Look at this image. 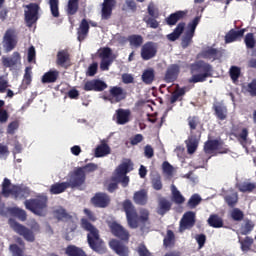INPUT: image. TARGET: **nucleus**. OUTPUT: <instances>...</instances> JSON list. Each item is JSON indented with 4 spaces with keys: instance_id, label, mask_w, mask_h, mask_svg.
Segmentation results:
<instances>
[{
    "instance_id": "obj_10",
    "label": "nucleus",
    "mask_w": 256,
    "mask_h": 256,
    "mask_svg": "<svg viewBox=\"0 0 256 256\" xmlns=\"http://www.w3.org/2000/svg\"><path fill=\"white\" fill-rule=\"evenodd\" d=\"M102 99L104 101H109V103H121L127 99V92L121 86H111L108 95H103Z\"/></svg>"
},
{
    "instance_id": "obj_29",
    "label": "nucleus",
    "mask_w": 256,
    "mask_h": 256,
    "mask_svg": "<svg viewBox=\"0 0 256 256\" xmlns=\"http://www.w3.org/2000/svg\"><path fill=\"white\" fill-rule=\"evenodd\" d=\"M172 203L171 201L167 200V198L165 197H161L158 200V208H157V213L158 215H165L166 213H168V211H171V207H172Z\"/></svg>"
},
{
    "instance_id": "obj_52",
    "label": "nucleus",
    "mask_w": 256,
    "mask_h": 256,
    "mask_svg": "<svg viewBox=\"0 0 256 256\" xmlns=\"http://www.w3.org/2000/svg\"><path fill=\"white\" fill-rule=\"evenodd\" d=\"M201 201V196H199V194H194L188 200L187 207H189V209H195V207H197V205H199Z\"/></svg>"
},
{
    "instance_id": "obj_50",
    "label": "nucleus",
    "mask_w": 256,
    "mask_h": 256,
    "mask_svg": "<svg viewBox=\"0 0 256 256\" xmlns=\"http://www.w3.org/2000/svg\"><path fill=\"white\" fill-rule=\"evenodd\" d=\"M244 42L247 49H255V45H256L255 34L253 33L246 34L244 38Z\"/></svg>"
},
{
    "instance_id": "obj_42",
    "label": "nucleus",
    "mask_w": 256,
    "mask_h": 256,
    "mask_svg": "<svg viewBox=\"0 0 256 256\" xmlns=\"http://www.w3.org/2000/svg\"><path fill=\"white\" fill-rule=\"evenodd\" d=\"M110 153L111 148L107 143H102L95 149V157H106Z\"/></svg>"
},
{
    "instance_id": "obj_8",
    "label": "nucleus",
    "mask_w": 256,
    "mask_h": 256,
    "mask_svg": "<svg viewBox=\"0 0 256 256\" xmlns=\"http://www.w3.org/2000/svg\"><path fill=\"white\" fill-rule=\"evenodd\" d=\"M19 43V36L15 28H8L2 38V47L5 53H11Z\"/></svg>"
},
{
    "instance_id": "obj_15",
    "label": "nucleus",
    "mask_w": 256,
    "mask_h": 256,
    "mask_svg": "<svg viewBox=\"0 0 256 256\" xmlns=\"http://www.w3.org/2000/svg\"><path fill=\"white\" fill-rule=\"evenodd\" d=\"M91 203L94 207L105 209L106 207H109L111 197L105 192H98L91 198Z\"/></svg>"
},
{
    "instance_id": "obj_47",
    "label": "nucleus",
    "mask_w": 256,
    "mask_h": 256,
    "mask_svg": "<svg viewBox=\"0 0 256 256\" xmlns=\"http://www.w3.org/2000/svg\"><path fill=\"white\" fill-rule=\"evenodd\" d=\"M229 75L233 83H237V81H239V77H241V68L239 66H231Z\"/></svg>"
},
{
    "instance_id": "obj_60",
    "label": "nucleus",
    "mask_w": 256,
    "mask_h": 256,
    "mask_svg": "<svg viewBox=\"0 0 256 256\" xmlns=\"http://www.w3.org/2000/svg\"><path fill=\"white\" fill-rule=\"evenodd\" d=\"M234 136L238 139L241 145H243V143H247V137H249V130L247 128H243L240 134H234Z\"/></svg>"
},
{
    "instance_id": "obj_61",
    "label": "nucleus",
    "mask_w": 256,
    "mask_h": 256,
    "mask_svg": "<svg viewBox=\"0 0 256 256\" xmlns=\"http://www.w3.org/2000/svg\"><path fill=\"white\" fill-rule=\"evenodd\" d=\"M200 18L195 17L193 21L189 22L188 24V31L186 33H189L190 35H195V29H197V25H199Z\"/></svg>"
},
{
    "instance_id": "obj_57",
    "label": "nucleus",
    "mask_w": 256,
    "mask_h": 256,
    "mask_svg": "<svg viewBox=\"0 0 256 256\" xmlns=\"http://www.w3.org/2000/svg\"><path fill=\"white\" fill-rule=\"evenodd\" d=\"M152 187L155 191H161L163 189V182L161 181V176L157 175L151 179Z\"/></svg>"
},
{
    "instance_id": "obj_40",
    "label": "nucleus",
    "mask_w": 256,
    "mask_h": 256,
    "mask_svg": "<svg viewBox=\"0 0 256 256\" xmlns=\"http://www.w3.org/2000/svg\"><path fill=\"white\" fill-rule=\"evenodd\" d=\"M187 93V88L182 87V88H177L173 93L170 98V103H177V101H183V97Z\"/></svg>"
},
{
    "instance_id": "obj_11",
    "label": "nucleus",
    "mask_w": 256,
    "mask_h": 256,
    "mask_svg": "<svg viewBox=\"0 0 256 256\" xmlns=\"http://www.w3.org/2000/svg\"><path fill=\"white\" fill-rule=\"evenodd\" d=\"M108 227L114 237L126 243L129 241V237H131V234H129V231L125 229V227L121 226V224L117 222H111Z\"/></svg>"
},
{
    "instance_id": "obj_46",
    "label": "nucleus",
    "mask_w": 256,
    "mask_h": 256,
    "mask_svg": "<svg viewBox=\"0 0 256 256\" xmlns=\"http://www.w3.org/2000/svg\"><path fill=\"white\" fill-rule=\"evenodd\" d=\"M9 211L11 215H14V217H18L20 221H27V212H25V210L14 207V208H10Z\"/></svg>"
},
{
    "instance_id": "obj_33",
    "label": "nucleus",
    "mask_w": 256,
    "mask_h": 256,
    "mask_svg": "<svg viewBox=\"0 0 256 256\" xmlns=\"http://www.w3.org/2000/svg\"><path fill=\"white\" fill-rule=\"evenodd\" d=\"M188 127L190 129V135H197V128L201 125L199 116H189L187 119Z\"/></svg>"
},
{
    "instance_id": "obj_48",
    "label": "nucleus",
    "mask_w": 256,
    "mask_h": 256,
    "mask_svg": "<svg viewBox=\"0 0 256 256\" xmlns=\"http://www.w3.org/2000/svg\"><path fill=\"white\" fill-rule=\"evenodd\" d=\"M49 5H50V11L52 17H55L56 19L60 17L59 13V0H49Z\"/></svg>"
},
{
    "instance_id": "obj_53",
    "label": "nucleus",
    "mask_w": 256,
    "mask_h": 256,
    "mask_svg": "<svg viewBox=\"0 0 256 256\" xmlns=\"http://www.w3.org/2000/svg\"><path fill=\"white\" fill-rule=\"evenodd\" d=\"M144 23H146V25L148 27H150V29H158L159 28V21H157V18L153 17V16H146L143 18Z\"/></svg>"
},
{
    "instance_id": "obj_36",
    "label": "nucleus",
    "mask_w": 256,
    "mask_h": 256,
    "mask_svg": "<svg viewBox=\"0 0 256 256\" xmlns=\"http://www.w3.org/2000/svg\"><path fill=\"white\" fill-rule=\"evenodd\" d=\"M141 80L145 85H151L155 81V70L153 68H148L143 71Z\"/></svg>"
},
{
    "instance_id": "obj_39",
    "label": "nucleus",
    "mask_w": 256,
    "mask_h": 256,
    "mask_svg": "<svg viewBox=\"0 0 256 256\" xmlns=\"http://www.w3.org/2000/svg\"><path fill=\"white\" fill-rule=\"evenodd\" d=\"M224 201L231 209H234L239 203V194L233 192L224 196Z\"/></svg>"
},
{
    "instance_id": "obj_51",
    "label": "nucleus",
    "mask_w": 256,
    "mask_h": 256,
    "mask_svg": "<svg viewBox=\"0 0 256 256\" xmlns=\"http://www.w3.org/2000/svg\"><path fill=\"white\" fill-rule=\"evenodd\" d=\"M242 251H249L254 243L253 238L246 236L243 240H239Z\"/></svg>"
},
{
    "instance_id": "obj_14",
    "label": "nucleus",
    "mask_w": 256,
    "mask_h": 256,
    "mask_svg": "<svg viewBox=\"0 0 256 256\" xmlns=\"http://www.w3.org/2000/svg\"><path fill=\"white\" fill-rule=\"evenodd\" d=\"M91 27H97V22H93V21H87V19H82L80 22V25L77 29V39L80 43H82V41H85V39H87V36L89 35V29L90 26Z\"/></svg>"
},
{
    "instance_id": "obj_16",
    "label": "nucleus",
    "mask_w": 256,
    "mask_h": 256,
    "mask_svg": "<svg viewBox=\"0 0 256 256\" xmlns=\"http://www.w3.org/2000/svg\"><path fill=\"white\" fill-rule=\"evenodd\" d=\"M107 83L101 79H92L84 83V91H95L96 93H101L107 89Z\"/></svg>"
},
{
    "instance_id": "obj_44",
    "label": "nucleus",
    "mask_w": 256,
    "mask_h": 256,
    "mask_svg": "<svg viewBox=\"0 0 256 256\" xmlns=\"http://www.w3.org/2000/svg\"><path fill=\"white\" fill-rule=\"evenodd\" d=\"M66 255L68 256H87L85 251L83 249L75 246V245H69L66 248Z\"/></svg>"
},
{
    "instance_id": "obj_63",
    "label": "nucleus",
    "mask_w": 256,
    "mask_h": 256,
    "mask_svg": "<svg viewBox=\"0 0 256 256\" xmlns=\"http://www.w3.org/2000/svg\"><path fill=\"white\" fill-rule=\"evenodd\" d=\"M147 11L150 17L159 18V9L155 7V4L153 2L149 3Z\"/></svg>"
},
{
    "instance_id": "obj_58",
    "label": "nucleus",
    "mask_w": 256,
    "mask_h": 256,
    "mask_svg": "<svg viewBox=\"0 0 256 256\" xmlns=\"http://www.w3.org/2000/svg\"><path fill=\"white\" fill-rule=\"evenodd\" d=\"M162 171L164 173V175H167L168 177H173V165H171L169 162L164 161L162 163Z\"/></svg>"
},
{
    "instance_id": "obj_55",
    "label": "nucleus",
    "mask_w": 256,
    "mask_h": 256,
    "mask_svg": "<svg viewBox=\"0 0 256 256\" xmlns=\"http://www.w3.org/2000/svg\"><path fill=\"white\" fill-rule=\"evenodd\" d=\"M193 37H195V35L185 32V34L183 35L182 40H181L182 49H187V47H189V45H191V43H193Z\"/></svg>"
},
{
    "instance_id": "obj_19",
    "label": "nucleus",
    "mask_w": 256,
    "mask_h": 256,
    "mask_svg": "<svg viewBox=\"0 0 256 256\" xmlns=\"http://www.w3.org/2000/svg\"><path fill=\"white\" fill-rule=\"evenodd\" d=\"M199 141H201V131H196V134H190L188 139L185 141L189 155H193V153L197 151Z\"/></svg>"
},
{
    "instance_id": "obj_41",
    "label": "nucleus",
    "mask_w": 256,
    "mask_h": 256,
    "mask_svg": "<svg viewBox=\"0 0 256 256\" xmlns=\"http://www.w3.org/2000/svg\"><path fill=\"white\" fill-rule=\"evenodd\" d=\"M78 11H79V0H68L67 6H66L67 15H70V16L77 15Z\"/></svg>"
},
{
    "instance_id": "obj_35",
    "label": "nucleus",
    "mask_w": 256,
    "mask_h": 256,
    "mask_svg": "<svg viewBox=\"0 0 256 256\" xmlns=\"http://www.w3.org/2000/svg\"><path fill=\"white\" fill-rule=\"evenodd\" d=\"M59 79V71L58 70H50L42 76V83H55Z\"/></svg>"
},
{
    "instance_id": "obj_23",
    "label": "nucleus",
    "mask_w": 256,
    "mask_h": 256,
    "mask_svg": "<svg viewBox=\"0 0 256 256\" xmlns=\"http://www.w3.org/2000/svg\"><path fill=\"white\" fill-rule=\"evenodd\" d=\"M109 247L119 256H129V247L123 245L119 240L112 239L109 242Z\"/></svg>"
},
{
    "instance_id": "obj_13",
    "label": "nucleus",
    "mask_w": 256,
    "mask_h": 256,
    "mask_svg": "<svg viewBox=\"0 0 256 256\" xmlns=\"http://www.w3.org/2000/svg\"><path fill=\"white\" fill-rule=\"evenodd\" d=\"M28 10L25 11V22L27 23L28 27H32L33 23H37V19H39V4L37 3H30L26 6Z\"/></svg>"
},
{
    "instance_id": "obj_3",
    "label": "nucleus",
    "mask_w": 256,
    "mask_h": 256,
    "mask_svg": "<svg viewBox=\"0 0 256 256\" xmlns=\"http://www.w3.org/2000/svg\"><path fill=\"white\" fill-rule=\"evenodd\" d=\"M191 77L188 83H205L209 77H213V66L203 60L190 64Z\"/></svg>"
},
{
    "instance_id": "obj_6",
    "label": "nucleus",
    "mask_w": 256,
    "mask_h": 256,
    "mask_svg": "<svg viewBox=\"0 0 256 256\" xmlns=\"http://www.w3.org/2000/svg\"><path fill=\"white\" fill-rule=\"evenodd\" d=\"M98 168L99 166H97L95 163H88L85 166L76 168L72 173L74 184L81 187V185H83L87 179L86 173H93L94 171H97Z\"/></svg>"
},
{
    "instance_id": "obj_26",
    "label": "nucleus",
    "mask_w": 256,
    "mask_h": 256,
    "mask_svg": "<svg viewBox=\"0 0 256 256\" xmlns=\"http://www.w3.org/2000/svg\"><path fill=\"white\" fill-rule=\"evenodd\" d=\"M187 15V12L179 10L172 14H170L168 17L165 18L166 25H169V27H173L181 21V19H185V16Z\"/></svg>"
},
{
    "instance_id": "obj_31",
    "label": "nucleus",
    "mask_w": 256,
    "mask_h": 256,
    "mask_svg": "<svg viewBox=\"0 0 256 256\" xmlns=\"http://www.w3.org/2000/svg\"><path fill=\"white\" fill-rule=\"evenodd\" d=\"M185 25H186L185 22L178 23L176 28L173 30V32L166 36L168 41H171V42L177 41V39H179V37L183 35V31H185Z\"/></svg>"
},
{
    "instance_id": "obj_18",
    "label": "nucleus",
    "mask_w": 256,
    "mask_h": 256,
    "mask_svg": "<svg viewBox=\"0 0 256 256\" xmlns=\"http://www.w3.org/2000/svg\"><path fill=\"white\" fill-rule=\"evenodd\" d=\"M115 7H117V0H104L101 9V19L104 21L111 19V15H113V9H115Z\"/></svg>"
},
{
    "instance_id": "obj_62",
    "label": "nucleus",
    "mask_w": 256,
    "mask_h": 256,
    "mask_svg": "<svg viewBox=\"0 0 256 256\" xmlns=\"http://www.w3.org/2000/svg\"><path fill=\"white\" fill-rule=\"evenodd\" d=\"M246 91L251 97H256V78L247 84Z\"/></svg>"
},
{
    "instance_id": "obj_2",
    "label": "nucleus",
    "mask_w": 256,
    "mask_h": 256,
    "mask_svg": "<svg viewBox=\"0 0 256 256\" xmlns=\"http://www.w3.org/2000/svg\"><path fill=\"white\" fill-rule=\"evenodd\" d=\"M131 171H133V162L131 160L122 162L115 169L114 175L111 177L112 182L107 185L108 193H115L119 189V183H121L122 187H127L129 185V176H127V173H131Z\"/></svg>"
},
{
    "instance_id": "obj_17",
    "label": "nucleus",
    "mask_w": 256,
    "mask_h": 256,
    "mask_svg": "<svg viewBox=\"0 0 256 256\" xmlns=\"http://www.w3.org/2000/svg\"><path fill=\"white\" fill-rule=\"evenodd\" d=\"M195 222V212L188 211L184 213L183 217L180 220V233H183V231H186V229H193V227H195Z\"/></svg>"
},
{
    "instance_id": "obj_32",
    "label": "nucleus",
    "mask_w": 256,
    "mask_h": 256,
    "mask_svg": "<svg viewBox=\"0 0 256 256\" xmlns=\"http://www.w3.org/2000/svg\"><path fill=\"white\" fill-rule=\"evenodd\" d=\"M245 35V29L235 30L231 29L225 36L226 43H233L237 41V39L243 37Z\"/></svg>"
},
{
    "instance_id": "obj_21",
    "label": "nucleus",
    "mask_w": 256,
    "mask_h": 256,
    "mask_svg": "<svg viewBox=\"0 0 256 256\" xmlns=\"http://www.w3.org/2000/svg\"><path fill=\"white\" fill-rule=\"evenodd\" d=\"M179 73H181L179 64L170 65L164 75L165 83H175V80L179 78Z\"/></svg>"
},
{
    "instance_id": "obj_9",
    "label": "nucleus",
    "mask_w": 256,
    "mask_h": 256,
    "mask_svg": "<svg viewBox=\"0 0 256 256\" xmlns=\"http://www.w3.org/2000/svg\"><path fill=\"white\" fill-rule=\"evenodd\" d=\"M123 211L126 214V219L131 229H137L139 222L137 221V210L131 200L127 199L122 203Z\"/></svg>"
},
{
    "instance_id": "obj_49",
    "label": "nucleus",
    "mask_w": 256,
    "mask_h": 256,
    "mask_svg": "<svg viewBox=\"0 0 256 256\" xmlns=\"http://www.w3.org/2000/svg\"><path fill=\"white\" fill-rule=\"evenodd\" d=\"M255 187V183L244 182L243 184L238 185V190L240 191V193H252Z\"/></svg>"
},
{
    "instance_id": "obj_25",
    "label": "nucleus",
    "mask_w": 256,
    "mask_h": 256,
    "mask_svg": "<svg viewBox=\"0 0 256 256\" xmlns=\"http://www.w3.org/2000/svg\"><path fill=\"white\" fill-rule=\"evenodd\" d=\"M69 63H71V55L69 54V51H59L56 56V65H58V67H65L67 69V67H69Z\"/></svg>"
},
{
    "instance_id": "obj_27",
    "label": "nucleus",
    "mask_w": 256,
    "mask_h": 256,
    "mask_svg": "<svg viewBox=\"0 0 256 256\" xmlns=\"http://www.w3.org/2000/svg\"><path fill=\"white\" fill-rule=\"evenodd\" d=\"M18 63H21V54L19 52H13L12 57H2V65L6 68L15 67Z\"/></svg>"
},
{
    "instance_id": "obj_30",
    "label": "nucleus",
    "mask_w": 256,
    "mask_h": 256,
    "mask_svg": "<svg viewBox=\"0 0 256 256\" xmlns=\"http://www.w3.org/2000/svg\"><path fill=\"white\" fill-rule=\"evenodd\" d=\"M212 109L214 111L215 117H217V119H219V121H225V119H227V107L226 106H224L221 103H217V104H213Z\"/></svg>"
},
{
    "instance_id": "obj_22",
    "label": "nucleus",
    "mask_w": 256,
    "mask_h": 256,
    "mask_svg": "<svg viewBox=\"0 0 256 256\" xmlns=\"http://www.w3.org/2000/svg\"><path fill=\"white\" fill-rule=\"evenodd\" d=\"M114 119L118 125H125L131 121V110L119 108L115 111Z\"/></svg>"
},
{
    "instance_id": "obj_4",
    "label": "nucleus",
    "mask_w": 256,
    "mask_h": 256,
    "mask_svg": "<svg viewBox=\"0 0 256 256\" xmlns=\"http://www.w3.org/2000/svg\"><path fill=\"white\" fill-rule=\"evenodd\" d=\"M1 195L6 198L12 196L14 199H26V197H29V188L11 184V180L9 178H4L2 182Z\"/></svg>"
},
{
    "instance_id": "obj_37",
    "label": "nucleus",
    "mask_w": 256,
    "mask_h": 256,
    "mask_svg": "<svg viewBox=\"0 0 256 256\" xmlns=\"http://www.w3.org/2000/svg\"><path fill=\"white\" fill-rule=\"evenodd\" d=\"M127 41L129 42L130 47H134L135 49H139L141 45H143V36L139 34H132L128 36Z\"/></svg>"
},
{
    "instance_id": "obj_5",
    "label": "nucleus",
    "mask_w": 256,
    "mask_h": 256,
    "mask_svg": "<svg viewBox=\"0 0 256 256\" xmlns=\"http://www.w3.org/2000/svg\"><path fill=\"white\" fill-rule=\"evenodd\" d=\"M9 224L11 229H13V231H15V233H17L18 235H20L21 237H23V239H25V241H28L29 243H33L35 241V233H39V231L41 230V227L39 226L38 223H34L31 227V229L23 226V224H20L19 222L10 219L9 220Z\"/></svg>"
},
{
    "instance_id": "obj_28",
    "label": "nucleus",
    "mask_w": 256,
    "mask_h": 256,
    "mask_svg": "<svg viewBox=\"0 0 256 256\" xmlns=\"http://www.w3.org/2000/svg\"><path fill=\"white\" fill-rule=\"evenodd\" d=\"M201 57L203 59H212L213 61H217L220 57H222L221 51L217 48L208 47L207 49L201 52Z\"/></svg>"
},
{
    "instance_id": "obj_54",
    "label": "nucleus",
    "mask_w": 256,
    "mask_h": 256,
    "mask_svg": "<svg viewBox=\"0 0 256 256\" xmlns=\"http://www.w3.org/2000/svg\"><path fill=\"white\" fill-rule=\"evenodd\" d=\"M55 215H56V219H58V221H65L67 219H71V215H69V213H67V210H65L64 208L56 209Z\"/></svg>"
},
{
    "instance_id": "obj_38",
    "label": "nucleus",
    "mask_w": 256,
    "mask_h": 256,
    "mask_svg": "<svg viewBox=\"0 0 256 256\" xmlns=\"http://www.w3.org/2000/svg\"><path fill=\"white\" fill-rule=\"evenodd\" d=\"M219 141L218 139L206 141L204 143V152L207 153V155H211L213 151H217V149H219Z\"/></svg>"
},
{
    "instance_id": "obj_1",
    "label": "nucleus",
    "mask_w": 256,
    "mask_h": 256,
    "mask_svg": "<svg viewBox=\"0 0 256 256\" xmlns=\"http://www.w3.org/2000/svg\"><path fill=\"white\" fill-rule=\"evenodd\" d=\"M80 225L84 231H87V243L92 249V251H95V253H98V255H103V253H107V246H105V241L101 239V235L99 234V229L95 227L91 222H89V219L82 218L80 220Z\"/></svg>"
},
{
    "instance_id": "obj_34",
    "label": "nucleus",
    "mask_w": 256,
    "mask_h": 256,
    "mask_svg": "<svg viewBox=\"0 0 256 256\" xmlns=\"http://www.w3.org/2000/svg\"><path fill=\"white\" fill-rule=\"evenodd\" d=\"M207 223L210 227H213V229H221V227L224 225L223 218H221L219 214H211L207 220Z\"/></svg>"
},
{
    "instance_id": "obj_24",
    "label": "nucleus",
    "mask_w": 256,
    "mask_h": 256,
    "mask_svg": "<svg viewBox=\"0 0 256 256\" xmlns=\"http://www.w3.org/2000/svg\"><path fill=\"white\" fill-rule=\"evenodd\" d=\"M133 201L136 205L144 207V205H147V203H149V193L146 189L136 191L133 195Z\"/></svg>"
},
{
    "instance_id": "obj_64",
    "label": "nucleus",
    "mask_w": 256,
    "mask_h": 256,
    "mask_svg": "<svg viewBox=\"0 0 256 256\" xmlns=\"http://www.w3.org/2000/svg\"><path fill=\"white\" fill-rule=\"evenodd\" d=\"M137 253L139 256H151V252H149V249H147V246H145V244H140L137 247Z\"/></svg>"
},
{
    "instance_id": "obj_59",
    "label": "nucleus",
    "mask_w": 256,
    "mask_h": 256,
    "mask_svg": "<svg viewBox=\"0 0 256 256\" xmlns=\"http://www.w3.org/2000/svg\"><path fill=\"white\" fill-rule=\"evenodd\" d=\"M231 217L233 221H241L242 219H244L245 214L243 213V211H241V209L233 208V210L231 211Z\"/></svg>"
},
{
    "instance_id": "obj_43",
    "label": "nucleus",
    "mask_w": 256,
    "mask_h": 256,
    "mask_svg": "<svg viewBox=\"0 0 256 256\" xmlns=\"http://www.w3.org/2000/svg\"><path fill=\"white\" fill-rule=\"evenodd\" d=\"M172 201H174L176 205H183V203H185V197L181 194L177 187H175V185H172Z\"/></svg>"
},
{
    "instance_id": "obj_45",
    "label": "nucleus",
    "mask_w": 256,
    "mask_h": 256,
    "mask_svg": "<svg viewBox=\"0 0 256 256\" xmlns=\"http://www.w3.org/2000/svg\"><path fill=\"white\" fill-rule=\"evenodd\" d=\"M164 247H173L175 245V233L172 230H167V234L163 240Z\"/></svg>"
},
{
    "instance_id": "obj_12",
    "label": "nucleus",
    "mask_w": 256,
    "mask_h": 256,
    "mask_svg": "<svg viewBox=\"0 0 256 256\" xmlns=\"http://www.w3.org/2000/svg\"><path fill=\"white\" fill-rule=\"evenodd\" d=\"M73 176H70V179L68 182H61V183H54L50 186V194L51 195H60V193H65L69 187L72 189H75V187H79V184L74 183Z\"/></svg>"
},
{
    "instance_id": "obj_7",
    "label": "nucleus",
    "mask_w": 256,
    "mask_h": 256,
    "mask_svg": "<svg viewBox=\"0 0 256 256\" xmlns=\"http://www.w3.org/2000/svg\"><path fill=\"white\" fill-rule=\"evenodd\" d=\"M25 208L35 215H43V211L47 209V197L38 196L36 198L25 200Z\"/></svg>"
},
{
    "instance_id": "obj_56",
    "label": "nucleus",
    "mask_w": 256,
    "mask_h": 256,
    "mask_svg": "<svg viewBox=\"0 0 256 256\" xmlns=\"http://www.w3.org/2000/svg\"><path fill=\"white\" fill-rule=\"evenodd\" d=\"M253 229H255V223L251 220H245V224L242 226L241 235H249Z\"/></svg>"
},
{
    "instance_id": "obj_20",
    "label": "nucleus",
    "mask_w": 256,
    "mask_h": 256,
    "mask_svg": "<svg viewBox=\"0 0 256 256\" xmlns=\"http://www.w3.org/2000/svg\"><path fill=\"white\" fill-rule=\"evenodd\" d=\"M157 55V46L153 42H146L141 48V58L143 61H149Z\"/></svg>"
}]
</instances>
